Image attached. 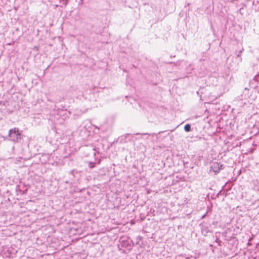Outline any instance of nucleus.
I'll use <instances>...</instances> for the list:
<instances>
[{
    "label": "nucleus",
    "mask_w": 259,
    "mask_h": 259,
    "mask_svg": "<svg viewBox=\"0 0 259 259\" xmlns=\"http://www.w3.org/2000/svg\"><path fill=\"white\" fill-rule=\"evenodd\" d=\"M8 137L10 141L14 143H18L22 139V134L18 127H14L9 130Z\"/></svg>",
    "instance_id": "obj_1"
},
{
    "label": "nucleus",
    "mask_w": 259,
    "mask_h": 259,
    "mask_svg": "<svg viewBox=\"0 0 259 259\" xmlns=\"http://www.w3.org/2000/svg\"><path fill=\"white\" fill-rule=\"evenodd\" d=\"M96 162H89V167L91 168H93L95 166Z\"/></svg>",
    "instance_id": "obj_10"
},
{
    "label": "nucleus",
    "mask_w": 259,
    "mask_h": 259,
    "mask_svg": "<svg viewBox=\"0 0 259 259\" xmlns=\"http://www.w3.org/2000/svg\"><path fill=\"white\" fill-rule=\"evenodd\" d=\"M250 85L253 88L259 87V73L250 81Z\"/></svg>",
    "instance_id": "obj_4"
},
{
    "label": "nucleus",
    "mask_w": 259,
    "mask_h": 259,
    "mask_svg": "<svg viewBox=\"0 0 259 259\" xmlns=\"http://www.w3.org/2000/svg\"><path fill=\"white\" fill-rule=\"evenodd\" d=\"M136 135H142V136H147L148 137H149V136H152V137H153L154 135H157V134H156V133H152V134H148V133L140 134V133H137V134H136Z\"/></svg>",
    "instance_id": "obj_6"
},
{
    "label": "nucleus",
    "mask_w": 259,
    "mask_h": 259,
    "mask_svg": "<svg viewBox=\"0 0 259 259\" xmlns=\"http://www.w3.org/2000/svg\"><path fill=\"white\" fill-rule=\"evenodd\" d=\"M4 139L5 140H6V139H7V137H4Z\"/></svg>",
    "instance_id": "obj_21"
},
{
    "label": "nucleus",
    "mask_w": 259,
    "mask_h": 259,
    "mask_svg": "<svg viewBox=\"0 0 259 259\" xmlns=\"http://www.w3.org/2000/svg\"><path fill=\"white\" fill-rule=\"evenodd\" d=\"M62 1H60V3H62V4L64 5L65 6L67 5V0H61Z\"/></svg>",
    "instance_id": "obj_12"
},
{
    "label": "nucleus",
    "mask_w": 259,
    "mask_h": 259,
    "mask_svg": "<svg viewBox=\"0 0 259 259\" xmlns=\"http://www.w3.org/2000/svg\"><path fill=\"white\" fill-rule=\"evenodd\" d=\"M248 92L249 90L247 88H245L244 91H243V95H244V98L246 99L248 98H249V96L248 95Z\"/></svg>",
    "instance_id": "obj_7"
},
{
    "label": "nucleus",
    "mask_w": 259,
    "mask_h": 259,
    "mask_svg": "<svg viewBox=\"0 0 259 259\" xmlns=\"http://www.w3.org/2000/svg\"><path fill=\"white\" fill-rule=\"evenodd\" d=\"M184 130L187 132H189L191 131V125L189 124H186L184 126Z\"/></svg>",
    "instance_id": "obj_8"
},
{
    "label": "nucleus",
    "mask_w": 259,
    "mask_h": 259,
    "mask_svg": "<svg viewBox=\"0 0 259 259\" xmlns=\"http://www.w3.org/2000/svg\"><path fill=\"white\" fill-rule=\"evenodd\" d=\"M241 55V54L239 53V52H238V54L237 55V57H240Z\"/></svg>",
    "instance_id": "obj_18"
},
{
    "label": "nucleus",
    "mask_w": 259,
    "mask_h": 259,
    "mask_svg": "<svg viewBox=\"0 0 259 259\" xmlns=\"http://www.w3.org/2000/svg\"><path fill=\"white\" fill-rule=\"evenodd\" d=\"M92 151H93L92 153L95 156L96 155V152H95L96 149H95V148H93L92 149Z\"/></svg>",
    "instance_id": "obj_14"
},
{
    "label": "nucleus",
    "mask_w": 259,
    "mask_h": 259,
    "mask_svg": "<svg viewBox=\"0 0 259 259\" xmlns=\"http://www.w3.org/2000/svg\"><path fill=\"white\" fill-rule=\"evenodd\" d=\"M122 246L123 247H128V246L131 247V245H130V244L129 243H125L124 242V241L123 240H122Z\"/></svg>",
    "instance_id": "obj_9"
},
{
    "label": "nucleus",
    "mask_w": 259,
    "mask_h": 259,
    "mask_svg": "<svg viewBox=\"0 0 259 259\" xmlns=\"http://www.w3.org/2000/svg\"><path fill=\"white\" fill-rule=\"evenodd\" d=\"M222 167L223 165L218 162H212L210 166V170H212L215 174H217L221 169H223Z\"/></svg>",
    "instance_id": "obj_3"
},
{
    "label": "nucleus",
    "mask_w": 259,
    "mask_h": 259,
    "mask_svg": "<svg viewBox=\"0 0 259 259\" xmlns=\"http://www.w3.org/2000/svg\"><path fill=\"white\" fill-rule=\"evenodd\" d=\"M224 193H225V192H223V190L220 191L218 193V196H219V195H223V194H224Z\"/></svg>",
    "instance_id": "obj_13"
},
{
    "label": "nucleus",
    "mask_w": 259,
    "mask_h": 259,
    "mask_svg": "<svg viewBox=\"0 0 259 259\" xmlns=\"http://www.w3.org/2000/svg\"><path fill=\"white\" fill-rule=\"evenodd\" d=\"M208 228L207 227H203L202 228V232L203 233L204 232H205L206 233H207L208 232Z\"/></svg>",
    "instance_id": "obj_11"
},
{
    "label": "nucleus",
    "mask_w": 259,
    "mask_h": 259,
    "mask_svg": "<svg viewBox=\"0 0 259 259\" xmlns=\"http://www.w3.org/2000/svg\"><path fill=\"white\" fill-rule=\"evenodd\" d=\"M243 51V49H242V50H240V51H239V53H240V54H241Z\"/></svg>",
    "instance_id": "obj_20"
},
{
    "label": "nucleus",
    "mask_w": 259,
    "mask_h": 259,
    "mask_svg": "<svg viewBox=\"0 0 259 259\" xmlns=\"http://www.w3.org/2000/svg\"><path fill=\"white\" fill-rule=\"evenodd\" d=\"M84 99L90 101L96 100V94L91 89H88L85 91Z\"/></svg>",
    "instance_id": "obj_2"
},
{
    "label": "nucleus",
    "mask_w": 259,
    "mask_h": 259,
    "mask_svg": "<svg viewBox=\"0 0 259 259\" xmlns=\"http://www.w3.org/2000/svg\"><path fill=\"white\" fill-rule=\"evenodd\" d=\"M130 136V134H126V135H125V138H127V137H128V136Z\"/></svg>",
    "instance_id": "obj_19"
},
{
    "label": "nucleus",
    "mask_w": 259,
    "mask_h": 259,
    "mask_svg": "<svg viewBox=\"0 0 259 259\" xmlns=\"http://www.w3.org/2000/svg\"><path fill=\"white\" fill-rule=\"evenodd\" d=\"M85 96V92H82V91H78V93L76 94V97L78 99H81L82 98H84Z\"/></svg>",
    "instance_id": "obj_5"
},
{
    "label": "nucleus",
    "mask_w": 259,
    "mask_h": 259,
    "mask_svg": "<svg viewBox=\"0 0 259 259\" xmlns=\"http://www.w3.org/2000/svg\"><path fill=\"white\" fill-rule=\"evenodd\" d=\"M165 132H166V131H161V132H158V134H160L161 133H164Z\"/></svg>",
    "instance_id": "obj_16"
},
{
    "label": "nucleus",
    "mask_w": 259,
    "mask_h": 259,
    "mask_svg": "<svg viewBox=\"0 0 259 259\" xmlns=\"http://www.w3.org/2000/svg\"><path fill=\"white\" fill-rule=\"evenodd\" d=\"M206 214H207V212L205 214H204L202 216L201 219H204L205 217Z\"/></svg>",
    "instance_id": "obj_17"
},
{
    "label": "nucleus",
    "mask_w": 259,
    "mask_h": 259,
    "mask_svg": "<svg viewBox=\"0 0 259 259\" xmlns=\"http://www.w3.org/2000/svg\"><path fill=\"white\" fill-rule=\"evenodd\" d=\"M75 171L74 169H73V170H71L70 171V174H71V175H73V172L74 171Z\"/></svg>",
    "instance_id": "obj_15"
}]
</instances>
